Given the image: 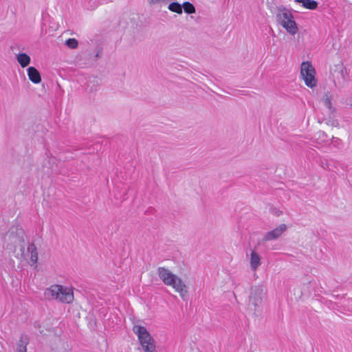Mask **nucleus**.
<instances>
[{"label": "nucleus", "instance_id": "nucleus-20", "mask_svg": "<svg viewBox=\"0 0 352 352\" xmlns=\"http://www.w3.org/2000/svg\"><path fill=\"white\" fill-rule=\"evenodd\" d=\"M327 138V135L324 131H318V140L321 142H325Z\"/></svg>", "mask_w": 352, "mask_h": 352}, {"label": "nucleus", "instance_id": "nucleus-2", "mask_svg": "<svg viewBox=\"0 0 352 352\" xmlns=\"http://www.w3.org/2000/svg\"><path fill=\"white\" fill-rule=\"evenodd\" d=\"M157 274L163 283L172 287L178 292L182 298L185 299L188 294L187 287L184 281L168 269L160 267L157 269Z\"/></svg>", "mask_w": 352, "mask_h": 352}, {"label": "nucleus", "instance_id": "nucleus-18", "mask_svg": "<svg viewBox=\"0 0 352 352\" xmlns=\"http://www.w3.org/2000/svg\"><path fill=\"white\" fill-rule=\"evenodd\" d=\"M338 73L340 74L341 78H342L343 82L345 80V72L346 69L342 64L336 65Z\"/></svg>", "mask_w": 352, "mask_h": 352}, {"label": "nucleus", "instance_id": "nucleus-15", "mask_svg": "<svg viewBox=\"0 0 352 352\" xmlns=\"http://www.w3.org/2000/svg\"><path fill=\"white\" fill-rule=\"evenodd\" d=\"M182 9L188 14H195L196 12L195 7L189 1H185L182 3Z\"/></svg>", "mask_w": 352, "mask_h": 352}, {"label": "nucleus", "instance_id": "nucleus-17", "mask_svg": "<svg viewBox=\"0 0 352 352\" xmlns=\"http://www.w3.org/2000/svg\"><path fill=\"white\" fill-rule=\"evenodd\" d=\"M65 44L70 49H76L78 47V42L76 38H69L65 41Z\"/></svg>", "mask_w": 352, "mask_h": 352}, {"label": "nucleus", "instance_id": "nucleus-10", "mask_svg": "<svg viewBox=\"0 0 352 352\" xmlns=\"http://www.w3.org/2000/svg\"><path fill=\"white\" fill-rule=\"evenodd\" d=\"M250 267L252 270L255 271L261 265V256L260 255L255 251L252 250L250 253Z\"/></svg>", "mask_w": 352, "mask_h": 352}, {"label": "nucleus", "instance_id": "nucleus-3", "mask_svg": "<svg viewBox=\"0 0 352 352\" xmlns=\"http://www.w3.org/2000/svg\"><path fill=\"white\" fill-rule=\"evenodd\" d=\"M44 296L47 300H54L65 304H70L74 300L72 287L57 284L45 289Z\"/></svg>", "mask_w": 352, "mask_h": 352}, {"label": "nucleus", "instance_id": "nucleus-1", "mask_svg": "<svg viewBox=\"0 0 352 352\" xmlns=\"http://www.w3.org/2000/svg\"><path fill=\"white\" fill-rule=\"evenodd\" d=\"M25 238L22 230L10 231L5 236L6 248L20 261H28L29 258L30 263L34 265L38 261L37 249L34 243H27Z\"/></svg>", "mask_w": 352, "mask_h": 352}, {"label": "nucleus", "instance_id": "nucleus-4", "mask_svg": "<svg viewBox=\"0 0 352 352\" xmlns=\"http://www.w3.org/2000/svg\"><path fill=\"white\" fill-rule=\"evenodd\" d=\"M276 19L289 34L294 35L298 32V26L294 19V16L287 8L280 6L276 8Z\"/></svg>", "mask_w": 352, "mask_h": 352}, {"label": "nucleus", "instance_id": "nucleus-13", "mask_svg": "<svg viewBox=\"0 0 352 352\" xmlns=\"http://www.w3.org/2000/svg\"><path fill=\"white\" fill-rule=\"evenodd\" d=\"M322 102L328 109L329 113L333 114L335 112V108L333 107L331 103V95L327 92L322 97Z\"/></svg>", "mask_w": 352, "mask_h": 352}, {"label": "nucleus", "instance_id": "nucleus-8", "mask_svg": "<svg viewBox=\"0 0 352 352\" xmlns=\"http://www.w3.org/2000/svg\"><path fill=\"white\" fill-rule=\"evenodd\" d=\"M287 227L283 223L275 228L274 230L265 234L263 237V241H270L278 239L287 230Z\"/></svg>", "mask_w": 352, "mask_h": 352}, {"label": "nucleus", "instance_id": "nucleus-22", "mask_svg": "<svg viewBox=\"0 0 352 352\" xmlns=\"http://www.w3.org/2000/svg\"><path fill=\"white\" fill-rule=\"evenodd\" d=\"M331 140L332 141L335 140V142H338L339 140V139H336L334 137H332Z\"/></svg>", "mask_w": 352, "mask_h": 352}, {"label": "nucleus", "instance_id": "nucleus-9", "mask_svg": "<svg viewBox=\"0 0 352 352\" xmlns=\"http://www.w3.org/2000/svg\"><path fill=\"white\" fill-rule=\"evenodd\" d=\"M28 76L31 82L34 84H38L41 81V77L39 72L34 67L28 68Z\"/></svg>", "mask_w": 352, "mask_h": 352}, {"label": "nucleus", "instance_id": "nucleus-19", "mask_svg": "<svg viewBox=\"0 0 352 352\" xmlns=\"http://www.w3.org/2000/svg\"><path fill=\"white\" fill-rule=\"evenodd\" d=\"M324 120H325V119ZM326 124H328V125H330V126H331L333 127H338V122L336 120L331 119V118L328 120H326Z\"/></svg>", "mask_w": 352, "mask_h": 352}, {"label": "nucleus", "instance_id": "nucleus-21", "mask_svg": "<svg viewBox=\"0 0 352 352\" xmlns=\"http://www.w3.org/2000/svg\"><path fill=\"white\" fill-rule=\"evenodd\" d=\"M97 91V87H96V86L93 85V86H91V87H90L89 91H91V92H94V91Z\"/></svg>", "mask_w": 352, "mask_h": 352}, {"label": "nucleus", "instance_id": "nucleus-11", "mask_svg": "<svg viewBox=\"0 0 352 352\" xmlns=\"http://www.w3.org/2000/svg\"><path fill=\"white\" fill-rule=\"evenodd\" d=\"M294 1L301 3L303 8L310 10H316L318 6V3L315 0H294Z\"/></svg>", "mask_w": 352, "mask_h": 352}, {"label": "nucleus", "instance_id": "nucleus-7", "mask_svg": "<svg viewBox=\"0 0 352 352\" xmlns=\"http://www.w3.org/2000/svg\"><path fill=\"white\" fill-rule=\"evenodd\" d=\"M300 76L308 87L313 89L316 87V70L310 62L304 61L301 63Z\"/></svg>", "mask_w": 352, "mask_h": 352}, {"label": "nucleus", "instance_id": "nucleus-5", "mask_svg": "<svg viewBox=\"0 0 352 352\" xmlns=\"http://www.w3.org/2000/svg\"><path fill=\"white\" fill-rule=\"evenodd\" d=\"M266 292V288L263 285H256L250 288L248 302V307L250 310L254 313L260 311Z\"/></svg>", "mask_w": 352, "mask_h": 352}, {"label": "nucleus", "instance_id": "nucleus-16", "mask_svg": "<svg viewBox=\"0 0 352 352\" xmlns=\"http://www.w3.org/2000/svg\"><path fill=\"white\" fill-rule=\"evenodd\" d=\"M27 341L21 337L17 344L16 352H27Z\"/></svg>", "mask_w": 352, "mask_h": 352}, {"label": "nucleus", "instance_id": "nucleus-6", "mask_svg": "<svg viewBox=\"0 0 352 352\" xmlns=\"http://www.w3.org/2000/svg\"><path fill=\"white\" fill-rule=\"evenodd\" d=\"M133 331L138 336L144 352H157L155 342L146 327L136 324L133 327Z\"/></svg>", "mask_w": 352, "mask_h": 352}, {"label": "nucleus", "instance_id": "nucleus-12", "mask_svg": "<svg viewBox=\"0 0 352 352\" xmlns=\"http://www.w3.org/2000/svg\"><path fill=\"white\" fill-rule=\"evenodd\" d=\"M16 60L21 67H27L31 61L30 57L25 53H19L16 54Z\"/></svg>", "mask_w": 352, "mask_h": 352}, {"label": "nucleus", "instance_id": "nucleus-14", "mask_svg": "<svg viewBox=\"0 0 352 352\" xmlns=\"http://www.w3.org/2000/svg\"><path fill=\"white\" fill-rule=\"evenodd\" d=\"M168 9L173 12H175L178 14H182L183 12L182 10V4L179 3L178 2H172L169 3L168 6Z\"/></svg>", "mask_w": 352, "mask_h": 352}]
</instances>
